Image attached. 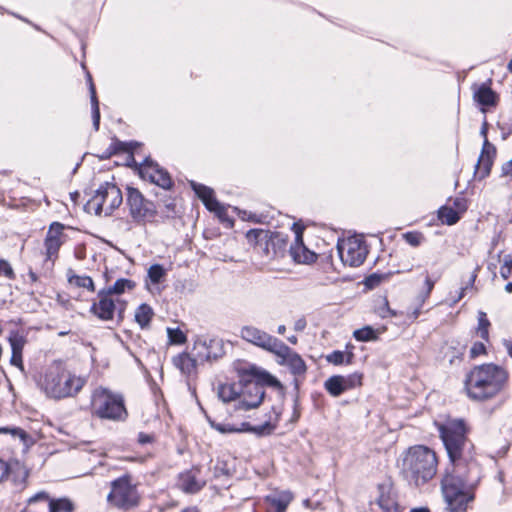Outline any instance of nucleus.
<instances>
[{
	"label": "nucleus",
	"instance_id": "f257e3e1",
	"mask_svg": "<svg viewBox=\"0 0 512 512\" xmlns=\"http://www.w3.org/2000/svg\"><path fill=\"white\" fill-rule=\"evenodd\" d=\"M435 426L449 460L441 479L446 512H467L482 476L475 445L469 437L471 427L463 418H448Z\"/></svg>",
	"mask_w": 512,
	"mask_h": 512
},
{
	"label": "nucleus",
	"instance_id": "f03ea898",
	"mask_svg": "<svg viewBox=\"0 0 512 512\" xmlns=\"http://www.w3.org/2000/svg\"><path fill=\"white\" fill-rule=\"evenodd\" d=\"M38 388L47 398L61 401L77 398L88 383V376L64 359H54L35 378Z\"/></svg>",
	"mask_w": 512,
	"mask_h": 512
},
{
	"label": "nucleus",
	"instance_id": "7ed1b4c3",
	"mask_svg": "<svg viewBox=\"0 0 512 512\" xmlns=\"http://www.w3.org/2000/svg\"><path fill=\"white\" fill-rule=\"evenodd\" d=\"M510 373L502 365L486 362L472 366L465 374L463 392L474 403H487L509 389Z\"/></svg>",
	"mask_w": 512,
	"mask_h": 512
},
{
	"label": "nucleus",
	"instance_id": "20e7f679",
	"mask_svg": "<svg viewBox=\"0 0 512 512\" xmlns=\"http://www.w3.org/2000/svg\"><path fill=\"white\" fill-rule=\"evenodd\" d=\"M245 239L260 263L269 271L282 270L278 264L289 250V236L280 231L253 228L245 233Z\"/></svg>",
	"mask_w": 512,
	"mask_h": 512
},
{
	"label": "nucleus",
	"instance_id": "39448f33",
	"mask_svg": "<svg viewBox=\"0 0 512 512\" xmlns=\"http://www.w3.org/2000/svg\"><path fill=\"white\" fill-rule=\"evenodd\" d=\"M438 466L437 452L426 445L417 444L403 452L400 473L410 484L421 487L436 476Z\"/></svg>",
	"mask_w": 512,
	"mask_h": 512
},
{
	"label": "nucleus",
	"instance_id": "423d86ee",
	"mask_svg": "<svg viewBox=\"0 0 512 512\" xmlns=\"http://www.w3.org/2000/svg\"><path fill=\"white\" fill-rule=\"evenodd\" d=\"M85 409L92 419L99 421L120 423L129 417L124 395L102 385L91 390Z\"/></svg>",
	"mask_w": 512,
	"mask_h": 512
},
{
	"label": "nucleus",
	"instance_id": "0eeeda50",
	"mask_svg": "<svg viewBox=\"0 0 512 512\" xmlns=\"http://www.w3.org/2000/svg\"><path fill=\"white\" fill-rule=\"evenodd\" d=\"M240 379V401L238 409L249 410L258 407L265 396V386H275L278 381L256 365L245 364L236 369Z\"/></svg>",
	"mask_w": 512,
	"mask_h": 512
},
{
	"label": "nucleus",
	"instance_id": "6e6552de",
	"mask_svg": "<svg viewBox=\"0 0 512 512\" xmlns=\"http://www.w3.org/2000/svg\"><path fill=\"white\" fill-rule=\"evenodd\" d=\"M217 340L211 339L207 341H196L193 346V351H197L195 355L183 351L173 356L172 364L184 375L191 376L197 374V367L199 362L216 360L218 354L212 352L214 346H218Z\"/></svg>",
	"mask_w": 512,
	"mask_h": 512
},
{
	"label": "nucleus",
	"instance_id": "1a4fd4ad",
	"mask_svg": "<svg viewBox=\"0 0 512 512\" xmlns=\"http://www.w3.org/2000/svg\"><path fill=\"white\" fill-rule=\"evenodd\" d=\"M110 487L107 502L111 507L129 511L139 505L141 497L136 485L132 484L130 474H124L116 478L111 482Z\"/></svg>",
	"mask_w": 512,
	"mask_h": 512
},
{
	"label": "nucleus",
	"instance_id": "9d476101",
	"mask_svg": "<svg viewBox=\"0 0 512 512\" xmlns=\"http://www.w3.org/2000/svg\"><path fill=\"white\" fill-rule=\"evenodd\" d=\"M126 205L129 216L137 225L152 223L158 215L156 204L146 198L138 188L132 186L126 187Z\"/></svg>",
	"mask_w": 512,
	"mask_h": 512
},
{
	"label": "nucleus",
	"instance_id": "9b49d317",
	"mask_svg": "<svg viewBox=\"0 0 512 512\" xmlns=\"http://www.w3.org/2000/svg\"><path fill=\"white\" fill-rule=\"evenodd\" d=\"M123 196L120 188L115 183L105 182L96 190L95 194L87 202V209L96 215H111L120 207Z\"/></svg>",
	"mask_w": 512,
	"mask_h": 512
},
{
	"label": "nucleus",
	"instance_id": "f8f14e48",
	"mask_svg": "<svg viewBox=\"0 0 512 512\" xmlns=\"http://www.w3.org/2000/svg\"><path fill=\"white\" fill-rule=\"evenodd\" d=\"M127 304L126 300L114 299L105 289H101L90 307V313L101 321H112L116 317L117 322L121 323L125 318Z\"/></svg>",
	"mask_w": 512,
	"mask_h": 512
},
{
	"label": "nucleus",
	"instance_id": "ddd939ff",
	"mask_svg": "<svg viewBox=\"0 0 512 512\" xmlns=\"http://www.w3.org/2000/svg\"><path fill=\"white\" fill-rule=\"evenodd\" d=\"M337 250L342 262L351 267L362 265L368 255V246L365 239L360 235L339 240Z\"/></svg>",
	"mask_w": 512,
	"mask_h": 512
},
{
	"label": "nucleus",
	"instance_id": "4468645a",
	"mask_svg": "<svg viewBox=\"0 0 512 512\" xmlns=\"http://www.w3.org/2000/svg\"><path fill=\"white\" fill-rule=\"evenodd\" d=\"M74 503L69 498H51L45 491H40L27 500L20 512H74Z\"/></svg>",
	"mask_w": 512,
	"mask_h": 512
},
{
	"label": "nucleus",
	"instance_id": "2eb2a0df",
	"mask_svg": "<svg viewBox=\"0 0 512 512\" xmlns=\"http://www.w3.org/2000/svg\"><path fill=\"white\" fill-rule=\"evenodd\" d=\"M66 228L67 226L58 221H54L49 225L43 242L46 262L54 264L59 258L60 249L68 239L64 232Z\"/></svg>",
	"mask_w": 512,
	"mask_h": 512
},
{
	"label": "nucleus",
	"instance_id": "dca6fc26",
	"mask_svg": "<svg viewBox=\"0 0 512 512\" xmlns=\"http://www.w3.org/2000/svg\"><path fill=\"white\" fill-rule=\"evenodd\" d=\"M274 416L269 415L268 419L260 424L253 425L249 422H243L240 428H236L229 424L215 423L211 421V426L221 433L249 432L257 436L271 435L278 426L279 415L273 411Z\"/></svg>",
	"mask_w": 512,
	"mask_h": 512
},
{
	"label": "nucleus",
	"instance_id": "f3484780",
	"mask_svg": "<svg viewBox=\"0 0 512 512\" xmlns=\"http://www.w3.org/2000/svg\"><path fill=\"white\" fill-rule=\"evenodd\" d=\"M138 175L144 181L155 184L162 189L170 190L174 187V181L170 173L150 157L145 158L140 164Z\"/></svg>",
	"mask_w": 512,
	"mask_h": 512
},
{
	"label": "nucleus",
	"instance_id": "a211bd4d",
	"mask_svg": "<svg viewBox=\"0 0 512 512\" xmlns=\"http://www.w3.org/2000/svg\"><path fill=\"white\" fill-rule=\"evenodd\" d=\"M492 85L493 80L489 78L482 83H473L471 86L473 101L482 113L494 110L500 103V95Z\"/></svg>",
	"mask_w": 512,
	"mask_h": 512
},
{
	"label": "nucleus",
	"instance_id": "6ab92c4d",
	"mask_svg": "<svg viewBox=\"0 0 512 512\" xmlns=\"http://www.w3.org/2000/svg\"><path fill=\"white\" fill-rule=\"evenodd\" d=\"M239 337L247 343L259 347L265 351L273 353L281 340L270 335L264 330L253 326L244 325L239 331Z\"/></svg>",
	"mask_w": 512,
	"mask_h": 512
},
{
	"label": "nucleus",
	"instance_id": "aec40b11",
	"mask_svg": "<svg viewBox=\"0 0 512 512\" xmlns=\"http://www.w3.org/2000/svg\"><path fill=\"white\" fill-rule=\"evenodd\" d=\"M278 358H280L279 363L281 365H285L289 368L290 372L295 377H304L307 372V366L302 357L293 351L288 345H286L283 341H280L278 346L273 351Z\"/></svg>",
	"mask_w": 512,
	"mask_h": 512
},
{
	"label": "nucleus",
	"instance_id": "412c9836",
	"mask_svg": "<svg viewBox=\"0 0 512 512\" xmlns=\"http://www.w3.org/2000/svg\"><path fill=\"white\" fill-rule=\"evenodd\" d=\"M497 156V149L488 139L483 141L480 155L474 168V179L482 181L486 179L492 170Z\"/></svg>",
	"mask_w": 512,
	"mask_h": 512
},
{
	"label": "nucleus",
	"instance_id": "4be33fe9",
	"mask_svg": "<svg viewBox=\"0 0 512 512\" xmlns=\"http://www.w3.org/2000/svg\"><path fill=\"white\" fill-rule=\"evenodd\" d=\"M121 153L126 154V166L134 169L138 173V167L141 163H137L135 160L132 143L122 142L118 138L113 137L109 146L105 150L97 153L96 156L101 160H106L113 155Z\"/></svg>",
	"mask_w": 512,
	"mask_h": 512
},
{
	"label": "nucleus",
	"instance_id": "5701e85b",
	"mask_svg": "<svg viewBox=\"0 0 512 512\" xmlns=\"http://www.w3.org/2000/svg\"><path fill=\"white\" fill-rule=\"evenodd\" d=\"M206 485V481L201 477V469L193 466L179 473L177 477V487L186 494H196Z\"/></svg>",
	"mask_w": 512,
	"mask_h": 512
},
{
	"label": "nucleus",
	"instance_id": "b1692460",
	"mask_svg": "<svg viewBox=\"0 0 512 512\" xmlns=\"http://www.w3.org/2000/svg\"><path fill=\"white\" fill-rule=\"evenodd\" d=\"M288 253L293 261L298 264H312L318 258V255L304 244L303 228L301 227L295 230V239L293 243L289 244Z\"/></svg>",
	"mask_w": 512,
	"mask_h": 512
},
{
	"label": "nucleus",
	"instance_id": "393cba45",
	"mask_svg": "<svg viewBox=\"0 0 512 512\" xmlns=\"http://www.w3.org/2000/svg\"><path fill=\"white\" fill-rule=\"evenodd\" d=\"M424 275L425 279L423 289L415 298V303L413 304V306L409 307L406 312V317L411 322L416 321L420 314L422 313L423 306L429 300L431 293L435 287V284L440 278V276H438L433 279L428 273V271H425Z\"/></svg>",
	"mask_w": 512,
	"mask_h": 512
},
{
	"label": "nucleus",
	"instance_id": "a878e982",
	"mask_svg": "<svg viewBox=\"0 0 512 512\" xmlns=\"http://www.w3.org/2000/svg\"><path fill=\"white\" fill-rule=\"evenodd\" d=\"M377 488L379 495L376 499V503L381 508L382 512H402L391 481H384L378 484Z\"/></svg>",
	"mask_w": 512,
	"mask_h": 512
},
{
	"label": "nucleus",
	"instance_id": "bb28decb",
	"mask_svg": "<svg viewBox=\"0 0 512 512\" xmlns=\"http://www.w3.org/2000/svg\"><path fill=\"white\" fill-rule=\"evenodd\" d=\"M8 342L11 347V365L19 368L20 370L24 369L23 362V350L25 345L27 344V336L23 331L12 330L8 336Z\"/></svg>",
	"mask_w": 512,
	"mask_h": 512
},
{
	"label": "nucleus",
	"instance_id": "cd10ccee",
	"mask_svg": "<svg viewBox=\"0 0 512 512\" xmlns=\"http://www.w3.org/2000/svg\"><path fill=\"white\" fill-rule=\"evenodd\" d=\"M190 186L207 210L210 211L219 203L212 188L194 181L190 183Z\"/></svg>",
	"mask_w": 512,
	"mask_h": 512
},
{
	"label": "nucleus",
	"instance_id": "c85d7f7f",
	"mask_svg": "<svg viewBox=\"0 0 512 512\" xmlns=\"http://www.w3.org/2000/svg\"><path fill=\"white\" fill-rule=\"evenodd\" d=\"M294 496L290 491H282L277 496L268 495L265 502L274 508V512H286L289 504L293 501Z\"/></svg>",
	"mask_w": 512,
	"mask_h": 512
},
{
	"label": "nucleus",
	"instance_id": "c756f323",
	"mask_svg": "<svg viewBox=\"0 0 512 512\" xmlns=\"http://www.w3.org/2000/svg\"><path fill=\"white\" fill-rule=\"evenodd\" d=\"M154 316L155 313L153 308L147 303H142L135 309V322L142 330L150 328Z\"/></svg>",
	"mask_w": 512,
	"mask_h": 512
},
{
	"label": "nucleus",
	"instance_id": "7c9ffc66",
	"mask_svg": "<svg viewBox=\"0 0 512 512\" xmlns=\"http://www.w3.org/2000/svg\"><path fill=\"white\" fill-rule=\"evenodd\" d=\"M66 276H67V281H68L69 285L76 287V288H84L91 293L95 292V290H96L95 283L90 276L78 275L75 273V271L73 269H68Z\"/></svg>",
	"mask_w": 512,
	"mask_h": 512
},
{
	"label": "nucleus",
	"instance_id": "2f4dec72",
	"mask_svg": "<svg viewBox=\"0 0 512 512\" xmlns=\"http://www.w3.org/2000/svg\"><path fill=\"white\" fill-rule=\"evenodd\" d=\"M240 380L238 383H223L218 386V396L223 402L240 401Z\"/></svg>",
	"mask_w": 512,
	"mask_h": 512
},
{
	"label": "nucleus",
	"instance_id": "473e14b6",
	"mask_svg": "<svg viewBox=\"0 0 512 512\" xmlns=\"http://www.w3.org/2000/svg\"><path fill=\"white\" fill-rule=\"evenodd\" d=\"M491 322L484 311H479L477 315V326L474 329V335L481 340L490 343Z\"/></svg>",
	"mask_w": 512,
	"mask_h": 512
},
{
	"label": "nucleus",
	"instance_id": "72a5a7b5",
	"mask_svg": "<svg viewBox=\"0 0 512 512\" xmlns=\"http://www.w3.org/2000/svg\"><path fill=\"white\" fill-rule=\"evenodd\" d=\"M137 286V283L132 279L120 278L115 281L112 286L104 288L105 291L111 296H119L125 292L133 291Z\"/></svg>",
	"mask_w": 512,
	"mask_h": 512
},
{
	"label": "nucleus",
	"instance_id": "f704fd0d",
	"mask_svg": "<svg viewBox=\"0 0 512 512\" xmlns=\"http://www.w3.org/2000/svg\"><path fill=\"white\" fill-rule=\"evenodd\" d=\"M324 387L326 391L333 397H338L347 391L344 384V376L342 375H333L329 377L325 381Z\"/></svg>",
	"mask_w": 512,
	"mask_h": 512
},
{
	"label": "nucleus",
	"instance_id": "c9c22d12",
	"mask_svg": "<svg viewBox=\"0 0 512 512\" xmlns=\"http://www.w3.org/2000/svg\"><path fill=\"white\" fill-rule=\"evenodd\" d=\"M456 212L457 210L454 208H451L448 205H443L438 209V219L442 224L449 226L454 225L461 219Z\"/></svg>",
	"mask_w": 512,
	"mask_h": 512
},
{
	"label": "nucleus",
	"instance_id": "e433bc0d",
	"mask_svg": "<svg viewBox=\"0 0 512 512\" xmlns=\"http://www.w3.org/2000/svg\"><path fill=\"white\" fill-rule=\"evenodd\" d=\"M353 337L360 342L375 341L378 339V333L371 326H364L353 332Z\"/></svg>",
	"mask_w": 512,
	"mask_h": 512
},
{
	"label": "nucleus",
	"instance_id": "4c0bfd02",
	"mask_svg": "<svg viewBox=\"0 0 512 512\" xmlns=\"http://www.w3.org/2000/svg\"><path fill=\"white\" fill-rule=\"evenodd\" d=\"M166 277V270L160 264H153L148 269V278L152 284H159Z\"/></svg>",
	"mask_w": 512,
	"mask_h": 512
},
{
	"label": "nucleus",
	"instance_id": "58836bf2",
	"mask_svg": "<svg viewBox=\"0 0 512 512\" xmlns=\"http://www.w3.org/2000/svg\"><path fill=\"white\" fill-rule=\"evenodd\" d=\"M169 344L183 345L187 342V335L180 328H167Z\"/></svg>",
	"mask_w": 512,
	"mask_h": 512
},
{
	"label": "nucleus",
	"instance_id": "ea45409f",
	"mask_svg": "<svg viewBox=\"0 0 512 512\" xmlns=\"http://www.w3.org/2000/svg\"><path fill=\"white\" fill-rule=\"evenodd\" d=\"M487 344L488 343L483 340L475 341L469 350V359L475 360L479 357L487 356L488 355Z\"/></svg>",
	"mask_w": 512,
	"mask_h": 512
},
{
	"label": "nucleus",
	"instance_id": "a19ab883",
	"mask_svg": "<svg viewBox=\"0 0 512 512\" xmlns=\"http://www.w3.org/2000/svg\"><path fill=\"white\" fill-rule=\"evenodd\" d=\"M210 212H213L226 227L233 226L234 220L229 216L227 209L220 202L211 209Z\"/></svg>",
	"mask_w": 512,
	"mask_h": 512
},
{
	"label": "nucleus",
	"instance_id": "79ce46f5",
	"mask_svg": "<svg viewBox=\"0 0 512 512\" xmlns=\"http://www.w3.org/2000/svg\"><path fill=\"white\" fill-rule=\"evenodd\" d=\"M404 241L412 247H418L425 241V236L420 231H408L402 235Z\"/></svg>",
	"mask_w": 512,
	"mask_h": 512
},
{
	"label": "nucleus",
	"instance_id": "37998d69",
	"mask_svg": "<svg viewBox=\"0 0 512 512\" xmlns=\"http://www.w3.org/2000/svg\"><path fill=\"white\" fill-rule=\"evenodd\" d=\"M363 373L361 372H354L347 376H344V384L346 387V390H351L357 387H361L363 385Z\"/></svg>",
	"mask_w": 512,
	"mask_h": 512
},
{
	"label": "nucleus",
	"instance_id": "c03bdc74",
	"mask_svg": "<svg viewBox=\"0 0 512 512\" xmlns=\"http://www.w3.org/2000/svg\"><path fill=\"white\" fill-rule=\"evenodd\" d=\"M346 359V354L340 350H334L326 355V361L335 366L346 365Z\"/></svg>",
	"mask_w": 512,
	"mask_h": 512
},
{
	"label": "nucleus",
	"instance_id": "a18cd8bd",
	"mask_svg": "<svg viewBox=\"0 0 512 512\" xmlns=\"http://www.w3.org/2000/svg\"><path fill=\"white\" fill-rule=\"evenodd\" d=\"M0 276H4L8 280H15L16 274L8 260L0 259Z\"/></svg>",
	"mask_w": 512,
	"mask_h": 512
},
{
	"label": "nucleus",
	"instance_id": "49530a36",
	"mask_svg": "<svg viewBox=\"0 0 512 512\" xmlns=\"http://www.w3.org/2000/svg\"><path fill=\"white\" fill-rule=\"evenodd\" d=\"M91 106H92L93 125H94L95 130H98L99 125H100V108H99V101H98L97 96H94L93 99H91Z\"/></svg>",
	"mask_w": 512,
	"mask_h": 512
},
{
	"label": "nucleus",
	"instance_id": "de8ad7c7",
	"mask_svg": "<svg viewBox=\"0 0 512 512\" xmlns=\"http://www.w3.org/2000/svg\"><path fill=\"white\" fill-rule=\"evenodd\" d=\"M450 207L454 208L455 210H457L456 213H458L459 217L461 218V216L468 209L467 200L465 198H462V197H457L453 201V206H450Z\"/></svg>",
	"mask_w": 512,
	"mask_h": 512
},
{
	"label": "nucleus",
	"instance_id": "09e8293b",
	"mask_svg": "<svg viewBox=\"0 0 512 512\" xmlns=\"http://www.w3.org/2000/svg\"><path fill=\"white\" fill-rule=\"evenodd\" d=\"M378 314L382 318L396 317L398 315V313L396 311L392 310L389 307V302L387 299H385L383 305L381 307H379Z\"/></svg>",
	"mask_w": 512,
	"mask_h": 512
},
{
	"label": "nucleus",
	"instance_id": "8fccbe9b",
	"mask_svg": "<svg viewBox=\"0 0 512 512\" xmlns=\"http://www.w3.org/2000/svg\"><path fill=\"white\" fill-rule=\"evenodd\" d=\"M156 441L155 434L151 433H145V432H139L137 436V442L140 445H146V444H152Z\"/></svg>",
	"mask_w": 512,
	"mask_h": 512
},
{
	"label": "nucleus",
	"instance_id": "3c124183",
	"mask_svg": "<svg viewBox=\"0 0 512 512\" xmlns=\"http://www.w3.org/2000/svg\"><path fill=\"white\" fill-rule=\"evenodd\" d=\"M354 350H355V346L351 342H348L345 345L344 353L347 356L346 365H351L354 362V359H355Z\"/></svg>",
	"mask_w": 512,
	"mask_h": 512
},
{
	"label": "nucleus",
	"instance_id": "603ef678",
	"mask_svg": "<svg viewBox=\"0 0 512 512\" xmlns=\"http://www.w3.org/2000/svg\"><path fill=\"white\" fill-rule=\"evenodd\" d=\"M502 278L508 279L512 274V260H505L500 268Z\"/></svg>",
	"mask_w": 512,
	"mask_h": 512
},
{
	"label": "nucleus",
	"instance_id": "864d4df0",
	"mask_svg": "<svg viewBox=\"0 0 512 512\" xmlns=\"http://www.w3.org/2000/svg\"><path fill=\"white\" fill-rule=\"evenodd\" d=\"M10 474V465L0 458V483L8 478Z\"/></svg>",
	"mask_w": 512,
	"mask_h": 512
},
{
	"label": "nucleus",
	"instance_id": "5fc2aeb1",
	"mask_svg": "<svg viewBox=\"0 0 512 512\" xmlns=\"http://www.w3.org/2000/svg\"><path fill=\"white\" fill-rule=\"evenodd\" d=\"M86 79H87V83L89 85L90 99H93V97L97 96V94H96V87L93 82L92 75L89 71H86Z\"/></svg>",
	"mask_w": 512,
	"mask_h": 512
},
{
	"label": "nucleus",
	"instance_id": "6e6d98bb",
	"mask_svg": "<svg viewBox=\"0 0 512 512\" xmlns=\"http://www.w3.org/2000/svg\"><path fill=\"white\" fill-rule=\"evenodd\" d=\"M501 176L512 177V159L502 165Z\"/></svg>",
	"mask_w": 512,
	"mask_h": 512
},
{
	"label": "nucleus",
	"instance_id": "4d7b16f0",
	"mask_svg": "<svg viewBox=\"0 0 512 512\" xmlns=\"http://www.w3.org/2000/svg\"><path fill=\"white\" fill-rule=\"evenodd\" d=\"M475 278H476V275H474L472 277V279L470 280L469 284L465 287H462L459 291V294H458V297L457 299L455 300L456 302L460 301L462 298H464V296L466 295V291L469 287H473L474 285V281H475Z\"/></svg>",
	"mask_w": 512,
	"mask_h": 512
},
{
	"label": "nucleus",
	"instance_id": "13d9d810",
	"mask_svg": "<svg viewBox=\"0 0 512 512\" xmlns=\"http://www.w3.org/2000/svg\"><path fill=\"white\" fill-rule=\"evenodd\" d=\"M165 208H166V211H167L168 214H170V213L175 214L176 213V203H175V200L174 199H168L165 202Z\"/></svg>",
	"mask_w": 512,
	"mask_h": 512
},
{
	"label": "nucleus",
	"instance_id": "bf43d9fd",
	"mask_svg": "<svg viewBox=\"0 0 512 512\" xmlns=\"http://www.w3.org/2000/svg\"><path fill=\"white\" fill-rule=\"evenodd\" d=\"M28 277L31 284H35L39 280L38 275L33 270H29Z\"/></svg>",
	"mask_w": 512,
	"mask_h": 512
},
{
	"label": "nucleus",
	"instance_id": "052dcab7",
	"mask_svg": "<svg viewBox=\"0 0 512 512\" xmlns=\"http://www.w3.org/2000/svg\"><path fill=\"white\" fill-rule=\"evenodd\" d=\"M480 134L484 137V141L486 139H488V137H487V134H488V122L486 120L482 124L481 130H480Z\"/></svg>",
	"mask_w": 512,
	"mask_h": 512
},
{
	"label": "nucleus",
	"instance_id": "680f3d73",
	"mask_svg": "<svg viewBox=\"0 0 512 512\" xmlns=\"http://www.w3.org/2000/svg\"><path fill=\"white\" fill-rule=\"evenodd\" d=\"M380 282V277L376 276V275H371L367 278V285H374V284H378Z\"/></svg>",
	"mask_w": 512,
	"mask_h": 512
},
{
	"label": "nucleus",
	"instance_id": "e2e57ef3",
	"mask_svg": "<svg viewBox=\"0 0 512 512\" xmlns=\"http://www.w3.org/2000/svg\"><path fill=\"white\" fill-rule=\"evenodd\" d=\"M127 461L130 462H139L144 463L147 460V456H141V457H127L125 458Z\"/></svg>",
	"mask_w": 512,
	"mask_h": 512
},
{
	"label": "nucleus",
	"instance_id": "0e129e2a",
	"mask_svg": "<svg viewBox=\"0 0 512 512\" xmlns=\"http://www.w3.org/2000/svg\"><path fill=\"white\" fill-rule=\"evenodd\" d=\"M179 512H201L197 506H188L180 510Z\"/></svg>",
	"mask_w": 512,
	"mask_h": 512
},
{
	"label": "nucleus",
	"instance_id": "69168bd1",
	"mask_svg": "<svg viewBox=\"0 0 512 512\" xmlns=\"http://www.w3.org/2000/svg\"><path fill=\"white\" fill-rule=\"evenodd\" d=\"M409 512H431L427 507L412 508Z\"/></svg>",
	"mask_w": 512,
	"mask_h": 512
},
{
	"label": "nucleus",
	"instance_id": "338daca9",
	"mask_svg": "<svg viewBox=\"0 0 512 512\" xmlns=\"http://www.w3.org/2000/svg\"><path fill=\"white\" fill-rule=\"evenodd\" d=\"M306 325L305 321L304 320H300L297 322V325H296V329H302L304 328Z\"/></svg>",
	"mask_w": 512,
	"mask_h": 512
},
{
	"label": "nucleus",
	"instance_id": "774afa93",
	"mask_svg": "<svg viewBox=\"0 0 512 512\" xmlns=\"http://www.w3.org/2000/svg\"><path fill=\"white\" fill-rule=\"evenodd\" d=\"M505 291L507 293H512V282H509L505 285Z\"/></svg>",
	"mask_w": 512,
	"mask_h": 512
}]
</instances>
